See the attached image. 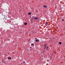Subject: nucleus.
<instances>
[{
    "instance_id": "9",
    "label": "nucleus",
    "mask_w": 65,
    "mask_h": 65,
    "mask_svg": "<svg viewBox=\"0 0 65 65\" xmlns=\"http://www.w3.org/2000/svg\"><path fill=\"white\" fill-rule=\"evenodd\" d=\"M62 21H64V19H62Z\"/></svg>"
},
{
    "instance_id": "8",
    "label": "nucleus",
    "mask_w": 65,
    "mask_h": 65,
    "mask_svg": "<svg viewBox=\"0 0 65 65\" xmlns=\"http://www.w3.org/2000/svg\"><path fill=\"white\" fill-rule=\"evenodd\" d=\"M28 14H29V15H30V14H31V13H28Z\"/></svg>"
},
{
    "instance_id": "1",
    "label": "nucleus",
    "mask_w": 65,
    "mask_h": 65,
    "mask_svg": "<svg viewBox=\"0 0 65 65\" xmlns=\"http://www.w3.org/2000/svg\"><path fill=\"white\" fill-rule=\"evenodd\" d=\"M47 45V44H44V46L45 47H46V46Z\"/></svg>"
},
{
    "instance_id": "17",
    "label": "nucleus",
    "mask_w": 65,
    "mask_h": 65,
    "mask_svg": "<svg viewBox=\"0 0 65 65\" xmlns=\"http://www.w3.org/2000/svg\"><path fill=\"white\" fill-rule=\"evenodd\" d=\"M6 20H7V19H6Z\"/></svg>"
},
{
    "instance_id": "5",
    "label": "nucleus",
    "mask_w": 65,
    "mask_h": 65,
    "mask_svg": "<svg viewBox=\"0 0 65 65\" xmlns=\"http://www.w3.org/2000/svg\"><path fill=\"white\" fill-rule=\"evenodd\" d=\"M24 25H27V23L26 22L25 23H24Z\"/></svg>"
},
{
    "instance_id": "4",
    "label": "nucleus",
    "mask_w": 65,
    "mask_h": 65,
    "mask_svg": "<svg viewBox=\"0 0 65 65\" xmlns=\"http://www.w3.org/2000/svg\"><path fill=\"white\" fill-rule=\"evenodd\" d=\"M43 7L44 8H47V6L44 5L43 6Z\"/></svg>"
},
{
    "instance_id": "10",
    "label": "nucleus",
    "mask_w": 65,
    "mask_h": 65,
    "mask_svg": "<svg viewBox=\"0 0 65 65\" xmlns=\"http://www.w3.org/2000/svg\"><path fill=\"white\" fill-rule=\"evenodd\" d=\"M31 44V45H34V44H33V43H32V44Z\"/></svg>"
},
{
    "instance_id": "14",
    "label": "nucleus",
    "mask_w": 65,
    "mask_h": 65,
    "mask_svg": "<svg viewBox=\"0 0 65 65\" xmlns=\"http://www.w3.org/2000/svg\"><path fill=\"white\" fill-rule=\"evenodd\" d=\"M35 39H36V38H35Z\"/></svg>"
},
{
    "instance_id": "3",
    "label": "nucleus",
    "mask_w": 65,
    "mask_h": 65,
    "mask_svg": "<svg viewBox=\"0 0 65 65\" xmlns=\"http://www.w3.org/2000/svg\"><path fill=\"white\" fill-rule=\"evenodd\" d=\"M34 19H35V20H38V18L37 17H34Z\"/></svg>"
},
{
    "instance_id": "12",
    "label": "nucleus",
    "mask_w": 65,
    "mask_h": 65,
    "mask_svg": "<svg viewBox=\"0 0 65 65\" xmlns=\"http://www.w3.org/2000/svg\"><path fill=\"white\" fill-rule=\"evenodd\" d=\"M45 24H46V25H47V22H46Z\"/></svg>"
},
{
    "instance_id": "7",
    "label": "nucleus",
    "mask_w": 65,
    "mask_h": 65,
    "mask_svg": "<svg viewBox=\"0 0 65 65\" xmlns=\"http://www.w3.org/2000/svg\"><path fill=\"white\" fill-rule=\"evenodd\" d=\"M59 44H60V45H61V44H62V43L61 42H59Z\"/></svg>"
},
{
    "instance_id": "16",
    "label": "nucleus",
    "mask_w": 65,
    "mask_h": 65,
    "mask_svg": "<svg viewBox=\"0 0 65 65\" xmlns=\"http://www.w3.org/2000/svg\"><path fill=\"white\" fill-rule=\"evenodd\" d=\"M47 25V24H46L45 25Z\"/></svg>"
},
{
    "instance_id": "6",
    "label": "nucleus",
    "mask_w": 65,
    "mask_h": 65,
    "mask_svg": "<svg viewBox=\"0 0 65 65\" xmlns=\"http://www.w3.org/2000/svg\"><path fill=\"white\" fill-rule=\"evenodd\" d=\"M8 59H10V60L11 59V57H8Z\"/></svg>"
},
{
    "instance_id": "13",
    "label": "nucleus",
    "mask_w": 65,
    "mask_h": 65,
    "mask_svg": "<svg viewBox=\"0 0 65 65\" xmlns=\"http://www.w3.org/2000/svg\"><path fill=\"white\" fill-rule=\"evenodd\" d=\"M24 62V63H25V62L24 61V62Z\"/></svg>"
},
{
    "instance_id": "2",
    "label": "nucleus",
    "mask_w": 65,
    "mask_h": 65,
    "mask_svg": "<svg viewBox=\"0 0 65 65\" xmlns=\"http://www.w3.org/2000/svg\"><path fill=\"white\" fill-rule=\"evenodd\" d=\"M39 41V40H36L35 42H38Z\"/></svg>"
},
{
    "instance_id": "11",
    "label": "nucleus",
    "mask_w": 65,
    "mask_h": 65,
    "mask_svg": "<svg viewBox=\"0 0 65 65\" xmlns=\"http://www.w3.org/2000/svg\"><path fill=\"white\" fill-rule=\"evenodd\" d=\"M48 47H47L46 48V50H47V49H48Z\"/></svg>"
},
{
    "instance_id": "15",
    "label": "nucleus",
    "mask_w": 65,
    "mask_h": 65,
    "mask_svg": "<svg viewBox=\"0 0 65 65\" xmlns=\"http://www.w3.org/2000/svg\"><path fill=\"white\" fill-rule=\"evenodd\" d=\"M44 50H45V48H44Z\"/></svg>"
}]
</instances>
